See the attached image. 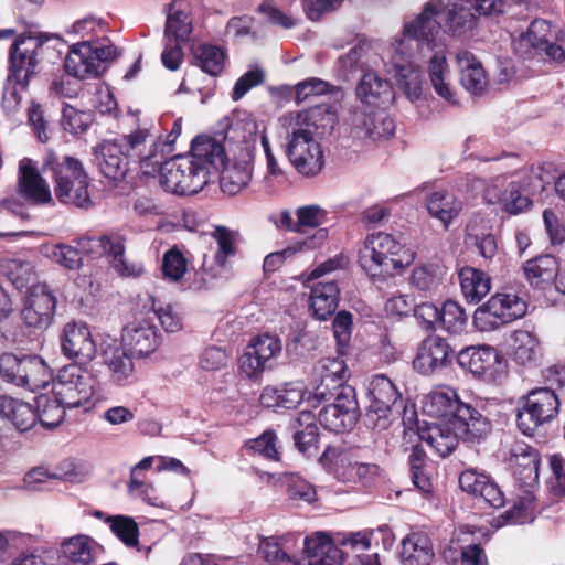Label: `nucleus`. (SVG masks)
<instances>
[{
  "mask_svg": "<svg viewBox=\"0 0 565 565\" xmlns=\"http://www.w3.org/2000/svg\"><path fill=\"white\" fill-rule=\"evenodd\" d=\"M339 287L335 281L317 282L311 287L310 301L313 316L326 320L338 307Z\"/></svg>",
  "mask_w": 565,
  "mask_h": 565,
  "instance_id": "79ce46f5",
  "label": "nucleus"
},
{
  "mask_svg": "<svg viewBox=\"0 0 565 565\" xmlns=\"http://www.w3.org/2000/svg\"><path fill=\"white\" fill-rule=\"evenodd\" d=\"M428 75L437 95L450 104H456L455 93L447 82L449 66L444 52H437L429 58Z\"/></svg>",
  "mask_w": 565,
  "mask_h": 565,
  "instance_id": "de8ad7c7",
  "label": "nucleus"
},
{
  "mask_svg": "<svg viewBox=\"0 0 565 565\" xmlns=\"http://www.w3.org/2000/svg\"><path fill=\"white\" fill-rule=\"evenodd\" d=\"M25 364L26 355L19 358L12 353H4L0 356V375L4 381L20 386Z\"/></svg>",
  "mask_w": 565,
  "mask_h": 565,
  "instance_id": "e2e57ef3",
  "label": "nucleus"
},
{
  "mask_svg": "<svg viewBox=\"0 0 565 565\" xmlns=\"http://www.w3.org/2000/svg\"><path fill=\"white\" fill-rule=\"evenodd\" d=\"M467 323V315L456 301L447 300L440 309L439 326L449 333H461Z\"/></svg>",
  "mask_w": 565,
  "mask_h": 565,
  "instance_id": "13d9d810",
  "label": "nucleus"
},
{
  "mask_svg": "<svg viewBox=\"0 0 565 565\" xmlns=\"http://www.w3.org/2000/svg\"><path fill=\"white\" fill-rule=\"evenodd\" d=\"M281 352V341L273 334L264 333L253 338L239 358V371L248 379H257L270 370L274 360Z\"/></svg>",
  "mask_w": 565,
  "mask_h": 565,
  "instance_id": "ddd939ff",
  "label": "nucleus"
},
{
  "mask_svg": "<svg viewBox=\"0 0 565 565\" xmlns=\"http://www.w3.org/2000/svg\"><path fill=\"white\" fill-rule=\"evenodd\" d=\"M462 87L472 95H481L488 84L481 62L469 51H459L456 55Z\"/></svg>",
  "mask_w": 565,
  "mask_h": 565,
  "instance_id": "473e14b6",
  "label": "nucleus"
},
{
  "mask_svg": "<svg viewBox=\"0 0 565 565\" xmlns=\"http://www.w3.org/2000/svg\"><path fill=\"white\" fill-rule=\"evenodd\" d=\"M333 402L319 412L320 425L333 433L353 428L358 420V402L353 387H343L332 397Z\"/></svg>",
  "mask_w": 565,
  "mask_h": 565,
  "instance_id": "f3484780",
  "label": "nucleus"
},
{
  "mask_svg": "<svg viewBox=\"0 0 565 565\" xmlns=\"http://www.w3.org/2000/svg\"><path fill=\"white\" fill-rule=\"evenodd\" d=\"M18 191L34 204L49 203L53 200L47 182L29 158H23L19 162Z\"/></svg>",
  "mask_w": 565,
  "mask_h": 565,
  "instance_id": "bb28decb",
  "label": "nucleus"
},
{
  "mask_svg": "<svg viewBox=\"0 0 565 565\" xmlns=\"http://www.w3.org/2000/svg\"><path fill=\"white\" fill-rule=\"evenodd\" d=\"M558 409L559 401L553 390L546 387L532 390L518 402V428L522 434L532 436L540 426L553 420Z\"/></svg>",
  "mask_w": 565,
  "mask_h": 565,
  "instance_id": "9b49d317",
  "label": "nucleus"
},
{
  "mask_svg": "<svg viewBox=\"0 0 565 565\" xmlns=\"http://www.w3.org/2000/svg\"><path fill=\"white\" fill-rule=\"evenodd\" d=\"M498 359L497 351L490 347H470L457 354L458 364L479 377L492 373Z\"/></svg>",
  "mask_w": 565,
  "mask_h": 565,
  "instance_id": "c9c22d12",
  "label": "nucleus"
},
{
  "mask_svg": "<svg viewBox=\"0 0 565 565\" xmlns=\"http://www.w3.org/2000/svg\"><path fill=\"white\" fill-rule=\"evenodd\" d=\"M443 7V0L425 2L419 13L404 19L402 34L390 46L407 52H419L424 47H431L444 26V23L441 24L438 20V17H441Z\"/></svg>",
  "mask_w": 565,
  "mask_h": 565,
  "instance_id": "6e6552de",
  "label": "nucleus"
},
{
  "mask_svg": "<svg viewBox=\"0 0 565 565\" xmlns=\"http://www.w3.org/2000/svg\"><path fill=\"white\" fill-rule=\"evenodd\" d=\"M353 138L370 141H384L395 132V121L385 108L355 109L350 117Z\"/></svg>",
  "mask_w": 565,
  "mask_h": 565,
  "instance_id": "a211bd4d",
  "label": "nucleus"
},
{
  "mask_svg": "<svg viewBox=\"0 0 565 565\" xmlns=\"http://www.w3.org/2000/svg\"><path fill=\"white\" fill-rule=\"evenodd\" d=\"M459 281L462 295L470 303L480 302L491 289V278L482 270L469 266L460 269Z\"/></svg>",
  "mask_w": 565,
  "mask_h": 565,
  "instance_id": "37998d69",
  "label": "nucleus"
},
{
  "mask_svg": "<svg viewBox=\"0 0 565 565\" xmlns=\"http://www.w3.org/2000/svg\"><path fill=\"white\" fill-rule=\"evenodd\" d=\"M0 416L10 420L20 431L31 429L36 422L35 412L29 403L7 395L0 396Z\"/></svg>",
  "mask_w": 565,
  "mask_h": 565,
  "instance_id": "a19ab883",
  "label": "nucleus"
},
{
  "mask_svg": "<svg viewBox=\"0 0 565 565\" xmlns=\"http://www.w3.org/2000/svg\"><path fill=\"white\" fill-rule=\"evenodd\" d=\"M297 539L292 534L264 537L259 542L258 553L270 565H300L291 551Z\"/></svg>",
  "mask_w": 565,
  "mask_h": 565,
  "instance_id": "f704fd0d",
  "label": "nucleus"
},
{
  "mask_svg": "<svg viewBox=\"0 0 565 565\" xmlns=\"http://www.w3.org/2000/svg\"><path fill=\"white\" fill-rule=\"evenodd\" d=\"M96 379L87 369L70 364L58 371L53 392L67 408L85 405L95 394Z\"/></svg>",
  "mask_w": 565,
  "mask_h": 565,
  "instance_id": "f8f14e48",
  "label": "nucleus"
},
{
  "mask_svg": "<svg viewBox=\"0 0 565 565\" xmlns=\"http://www.w3.org/2000/svg\"><path fill=\"white\" fill-rule=\"evenodd\" d=\"M35 408L36 419L41 425L46 428H54L64 419L67 406L53 392L52 395L44 393L36 396Z\"/></svg>",
  "mask_w": 565,
  "mask_h": 565,
  "instance_id": "09e8293b",
  "label": "nucleus"
},
{
  "mask_svg": "<svg viewBox=\"0 0 565 565\" xmlns=\"http://www.w3.org/2000/svg\"><path fill=\"white\" fill-rule=\"evenodd\" d=\"M44 166L52 172L55 183L54 193L57 200H70L67 186L73 182L79 185L77 190L79 193L74 198L84 199V184L89 178L78 159L71 156L58 158L50 153L44 160Z\"/></svg>",
  "mask_w": 565,
  "mask_h": 565,
  "instance_id": "dca6fc26",
  "label": "nucleus"
},
{
  "mask_svg": "<svg viewBox=\"0 0 565 565\" xmlns=\"http://www.w3.org/2000/svg\"><path fill=\"white\" fill-rule=\"evenodd\" d=\"M102 356L115 382L121 384L132 377L135 367L126 347L114 340L103 347Z\"/></svg>",
  "mask_w": 565,
  "mask_h": 565,
  "instance_id": "4c0bfd02",
  "label": "nucleus"
},
{
  "mask_svg": "<svg viewBox=\"0 0 565 565\" xmlns=\"http://www.w3.org/2000/svg\"><path fill=\"white\" fill-rule=\"evenodd\" d=\"M341 544L345 547L356 552L355 558L359 565H380L379 555L363 554L359 552L367 551L371 546V539L367 533H353L341 541Z\"/></svg>",
  "mask_w": 565,
  "mask_h": 565,
  "instance_id": "bf43d9fd",
  "label": "nucleus"
},
{
  "mask_svg": "<svg viewBox=\"0 0 565 565\" xmlns=\"http://www.w3.org/2000/svg\"><path fill=\"white\" fill-rule=\"evenodd\" d=\"M194 56L202 71L210 75H217L224 68L226 55L218 46L200 45L196 47Z\"/></svg>",
  "mask_w": 565,
  "mask_h": 565,
  "instance_id": "4d7b16f0",
  "label": "nucleus"
},
{
  "mask_svg": "<svg viewBox=\"0 0 565 565\" xmlns=\"http://www.w3.org/2000/svg\"><path fill=\"white\" fill-rule=\"evenodd\" d=\"M540 355V342L534 333L527 330H516L513 333V359L516 363L522 365L531 364Z\"/></svg>",
  "mask_w": 565,
  "mask_h": 565,
  "instance_id": "8fccbe9b",
  "label": "nucleus"
},
{
  "mask_svg": "<svg viewBox=\"0 0 565 565\" xmlns=\"http://www.w3.org/2000/svg\"><path fill=\"white\" fill-rule=\"evenodd\" d=\"M305 556L300 565H341L343 552L327 536L318 534L306 537Z\"/></svg>",
  "mask_w": 565,
  "mask_h": 565,
  "instance_id": "7c9ffc66",
  "label": "nucleus"
},
{
  "mask_svg": "<svg viewBox=\"0 0 565 565\" xmlns=\"http://www.w3.org/2000/svg\"><path fill=\"white\" fill-rule=\"evenodd\" d=\"M166 12L164 40L185 43L192 32L188 1L172 0L167 4Z\"/></svg>",
  "mask_w": 565,
  "mask_h": 565,
  "instance_id": "2f4dec72",
  "label": "nucleus"
},
{
  "mask_svg": "<svg viewBox=\"0 0 565 565\" xmlns=\"http://www.w3.org/2000/svg\"><path fill=\"white\" fill-rule=\"evenodd\" d=\"M47 38L21 35L10 49V74L6 81L2 95V106L9 111H15L20 105V90L25 89L30 78L39 72L44 56L50 47Z\"/></svg>",
  "mask_w": 565,
  "mask_h": 565,
  "instance_id": "39448f33",
  "label": "nucleus"
},
{
  "mask_svg": "<svg viewBox=\"0 0 565 565\" xmlns=\"http://www.w3.org/2000/svg\"><path fill=\"white\" fill-rule=\"evenodd\" d=\"M419 431L413 428L404 429L403 446L405 451H411L408 457V463L411 469V477L413 483L423 492L430 491V480L424 472L426 462V452L420 445Z\"/></svg>",
  "mask_w": 565,
  "mask_h": 565,
  "instance_id": "c756f323",
  "label": "nucleus"
},
{
  "mask_svg": "<svg viewBox=\"0 0 565 565\" xmlns=\"http://www.w3.org/2000/svg\"><path fill=\"white\" fill-rule=\"evenodd\" d=\"M459 486L462 491L482 500L492 508H500L504 503V497L498 484L490 477L478 472L476 469H466L459 476Z\"/></svg>",
  "mask_w": 565,
  "mask_h": 565,
  "instance_id": "cd10ccee",
  "label": "nucleus"
},
{
  "mask_svg": "<svg viewBox=\"0 0 565 565\" xmlns=\"http://www.w3.org/2000/svg\"><path fill=\"white\" fill-rule=\"evenodd\" d=\"M337 113L330 105H317L284 115L285 152L290 164L305 177H315L324 166L321 140L331 135Z\"/></svg>",
  "mask_w": 565,
  "mask_h": 565,
  "instance_id": "f257e3e1",
  "label": "nucleus"
},
{
  "mask_svg": "<svg viewBox=\"0 0 565 565\" xmlns=\"http://www.w3.org/2000/svg\"><path fill=\"white\" fill-rule=\"evenodd\" d=\"M186 271V260L183 254L173 247L167 250L162 258V274L170 281H179Z\"/></svg>",
  "mask_w": 565,
  "mask_h": 565,
  "instance_id": "0e129e2a",
  "label": "nucleus"
},
{
  "mask_svg": "<svg viewBox=\"0 0 565 565\" xmlns=\"http://www.w3.org/2000/svg\"><path fill=\"white\" fill-rule=\"evenodd\" d=\"M117 50L113 44L83 41L70 50L64 67L68 75L79 79L95 78L103 74L106 64L114 61Z\"/></svg>",
  "mask_w": 565,
  "mask_h": 565,
  "instance_id": "1a4fd4ad",
  "label": "nucleus"
},
{
  "mask_svg": "<svg viewBox=\"0 0 565 565\" xmlns=\"http://www.w3.org/2000/svg\"><path fill=\"white\" fill-rule=\"evenodd\" d=\"M454 356L450 345L440 337H428L419 345L413 361L414 369L424 375L447 366Z\"/></svg>",
  "mask_w": 565,
  "mask_h": 565,
  "instance_id": "b1692460",
  "label": "nucleus"
},
{
  "mask_svg": "<svg viewBox=\"0 0 565 565\" xmlns=\"http://www.w3.org/2000/svg\"><path fill=\"white\" fill-rule=\"evenodd\" d=\"M511 460L516 465L515 473L525 482H534L539 478L540 455L535 448L524 441H515L510 450Z\"/></svg>",
  "mask_w": 565,
  "mask_h": 565,
  "instance_id": "c03bdc74",
  "label": "nucleus"
},
{
  "mask_svg": "<svg viewBox=\"0 0 565 565\" xmlns=\"http://www.w3.org/2000/svg\"><path fill=\"white\" fill-rule=\"evenodd\" d=\"M126 239L117 235L114 242H110L108 253L106 254L110 268L122 278H139L145 273V266L140 260L130 259L126 256Z\"/></svg>",
  "mask_w": 565,
  "mask_h": 565,
  "instance_id": "58836bf2",
  "label": "nucleus"
},
{
  "mask_svg": "<svg viewBox=\"0 0 565 565\" xmlns=\"http://www.w3.org/2000/svg\"><path fill=\"white\" fill-rule=\"evenodd\" d=\"M257 12L263 14L268 23L285 30H290L298 23L297 19L281 11L271 0L262 2Z\"/></svg>",
  "mask_w": 565,
  "mask_h": 565,
  "instance_id": "338daca9",
  "label": "nucleus"
},
{
  "mask_svg": "<svg viewBox=\"0 0 565 565\" xmlns=\"http://www.w3.org/2000/svg\"><path fill=\"white\" fill-rule=\"evenodd\" d=\"M367 398L365 425L380 431L387 429L393 422V411L402 407L398 390L387 376L376 374L370 381Z\"/></svg>",
  "mask_w": 565,
  "mask_h": 565,
  "instance_id": "9d476101",
  "label": "nucleus"
},
{
  "mask_svg": "<svg viewBox=\"0 0 565 565\" xmlns=\"http://www.w3.org/2000/svg\"><path fill=\"white\" fill-rule=\"evenodd\" d=\"M319 383L315 387V397L321 401H330L347 385V366L343 360L326 358L319 361L316 367Z\"/></svg>",
  "mask_w": 565,
  "mask_h": 565,
  "instance_id": "393cba45",
  "label": "nucleus"
},
{
  "mask_svg": "<svg viewBox=\"0 0 565 565\" xmlns=\"http://www.w3.org/2000/svg\"><path fill=\"white\" fill-rule=\"evenodd\" d=\"M295 429L294 440L297 449L307 457H313L318 452V427L316 415L310 411H302L291 424Z\"/></svg>",
  "mask_w": 565,
  "mask_h": 565,
  "instance_id": "e433bc0d",
  "label": "nucleus"
},
{
  "mask_svg": "<svg viewBox=\"0 0 565 565\" xmlns=\"http://www.w3.org/2000/svg\"><path fill=\"white\" fill-rule=\"evenodd\" d=\"M49 256L54 263L68 270L79 269L83 265L81 250L68 244L58 243L53 245Z\"/></svg>",
  "mask_w": 565,
  "mask_h": 565,
  "instance_id": "052dcab7",
  "label": "nucleus"
},
{
  "mask_svg": "<svg viewBox=\"0 0 565 565\" xmlns=\"http://www.w3.org/2000/svg\"><path fill=\"white\" fill-rule=\"evenodd\" d=\"M321 214H271L270 221L279 230L307 233L320 224Z\"/></svg>",
  "mask_w": 565,
  "mask_h": 565,
  "instance_id": "864d4df0",
  "label": "nucleus"
},
{
  "mask_svg": "<svg viewBox=\"0 0 565 565\" xmlns=\"http://www.w3.org/2000/svg\"><path fill=\"white\" fill-rule=\"evenodd\" d=\"M24 369L20 386L35 391L44 388L52 381V372L49 365L38 355H26Z\"/></svg>",
  "mask_w": 565,
  "mask_h": 565,
  "instance_id": "3c124183",
  "label": "nucleus"
},
{
  "mask_svg": "<svg viewBox=\"0 0 565 565\" xmlns=\"http://www.w3.org/2000/svg\"><path fill=\"white\" fill-rule=\"evenodd\" d=\"M356 96L362 103L360 109L385 108L394 100L391 84L373 72L363 75L356 86Z\"/></svg>",
  "mask_w": 565,
  "mask_h": 565,
  "instance_id": "c85d7f7f",
  "label": "nucleus"
},
{
  "mask_svg": "<svg viewBox=\"0 0 565 565\" xmlns=\"http://www.w3.org/2000/svg\"><path fill=\"white\" fill-rule=\"evenodd\" d=\"M102 552V545L84 534L70 537L61 545L62 557L72 565H90Z\"/></svg>",
  "mask_w": 565,
  "mask_h": 565,
  "instance_id": "72a5a7b5",
  "label": "nucleus"
},
{
  "mask_svg": "<svg viewBox=\"0 0 565 565\" xmlns=\"http://www.w3.org/2000/svg\"><path fill=\"white\" fill-rule=\"evenodd\" d=\"M162 145L148 129H138L111 140H103L92 149L99 172L111 181L127 175L130 162H137L146 175L158 171L162 161Z\"/></svg>",
  "mask_w": 565,
  "mask_h": 565,
  "instance_id": "7ed1b4c3",
  "label": "nucleus"
},
{
  "mask_svg": "<svg viewBox=\"0 0 565 565\" xmlns=\"http://www.w3.org/2000/svg\"><path fill=\"white\" fill-rule=\"evenodd\" d=\"M0 267L2 274L17 289L35 287L36 273L30 260L21 257H4L0 260Z\"/></svg>",
  "mask_w": 565,
  "mask_h": 565,
  "instance_id": "a18cd8bd",
  "label": "nucleus"
},
{
  "mask_svg": "<svg viewBox=\"0 0 565 565\" xmlns=\"http://www.w3.org/2000/svg\"><path fill=\"white\" fill-rule=\"evenodd\" d=\"M445 275L443 267L436 264H424L413 269L411 284L420 291H435Z\"/></svg>",
  "mask_w": 565,
  "mask_h": 565,
  "instance_id": "5fc2aeb1",
  "label": "nucleus"
},
{
  "mask_svg": "<svg viewBox=\"0 0 565 565\" xmlns=\"http://www.w3.org/2000/svg\"><path fill=\"white\" fill-rule=\"evenodd\" d=\"M220 126L221 129L214 138L222 147L223 164L210 166V172H218L223 192L234 195L252 180L254 154L250 142L256 137L257 125L248 117L233 116L224 118Z\"/></svg>",
  "mask_w": 565,
  "mask_h": 565,
  "instance_id": "f03ea898",
  "label": "nucleus"
},
{
  "mask_svg": "<svg viewBox=\"0 0 565 565\" xmlns=\"http://www.w3.org/2000/svg\"><path fill=\"white\" fill-rule=\"evenodd\" d=\"M483 199L490 206L503 212H524L533 207V199L529 191L518 183H510L504 190L498 185H489Z\"/></svg>",
  "mask_w": 565,
  "mask_h": 565,
  "instance_id": "a878e982",
  "label": "nucleus"
},
{
  "mask_svg": "<svg viewBox=\"0 0 565 565\" xmlns=\"http://www.w3.org/2000/svg\"><path fill=\"white\" fill-rule=\"evenodd\" d=\"M121 340L130 353L137 358H147L154 353L161 343L156 316L146 313L137 316L122 329Z\"/></svg>",
  "mask_w": 565,
  "mask_h": 565,
  "instance_id": "2eb2a0df",
  "label": "nucleus"
},
{
  "mask_svg": "<svg viewBox=\"0 0 565 565\" xmlns=\"http://www.w3.org/2000/svg\"><path fill=\"white\" fill-rule=\"evenodd\" d=\"M61 350L67 359L76 361L78 365L93 361L97 345L89 327L77 321L66 323L61 334Z\"/></svg>",
  "mask_w": 565,
  "mask_h": 565,
  "instance_id": "aec40b11",
  "label": "nucleus"
},
{
  "mask_svg": "<svg viewBox=\"0 0 565 565\" xmlns=\"http://www.w3.org/2000/svg\"><path fill=\"white\" fill-rule=\"evenodd\" d=\"M427 212H460L462 205L457 201L454 194L448 191L440 190L433 192L426 198Z\"/></svg>",
  "mask_w": 565,
  "mask_h": 565,
  "instance_id": "774afa93",
  "label": "nucleus"
},
{
  "mask_svg": "<svg viewBox=\"0 0 565 565\" xmlns=\"http://www.w3.org/2000/svg\"><path fill=\"white\" fill-rule=\"evenodd\" d=\"M111 532L127 546L137 547L139 544V526L136 521L126 515L107 516L105 520Z\"/></svg>",
  "mask_w": 565,
  "mask_h": 565,
  "instance_id": "6e6d98bb",
  "label": "nucleus"
},
{
  "mask_svg": "<svg viewBox=\"0 0 565 565\" xmlns=\"http://www.w3.org/2000/svg\"><path fill=\"white\" fill-rule=\"evenodd\" d=\"M55 297L46 286H36L32 289L21 311V319L32 330L46 329L53 318Z\"/></svg>",
  "mask_w": 565,
  "mask_h": 565,
  "instance_id": "4be33fe9",
  "label": "nucleus"
},
{
  "mask_svg": "<svg viewBox=\"0 0 565 565\" xmlns=\"http://www.w3.org/2000/svg\"><path fill=\"white\" fill-rule=\"evenodd\" d=\"M443 6L444 32L448 35L461 38L478 26L480 18L473 0H443Z\"/></svg>",
  "mask_w": 565,
  "mask_h": 565,
  "instance_id": "412c9836",
  "label": "nucleus"
},
{
  "mask_svg": "<svg viewBox=\"0 0 565 565\" xmlns=\"http://www.w3.org/2000/svg\"><path fill=\"white\" fill-rule=\"evenodd\" d=\"M419 436L440 457L451 454L458 445L456 434L437 425L429 426L427 430L419 433Z\"/></svg>",
  "mask_w": 565,
  "mask_h": 565,
  "instance_id": "603ef678",
  "label": "nucleus"
},
{
  "mask_svg": "<svg viewBox=\"0 0 565 565\" xmlns=\"http://www.w3.org/2000/svg\"><path fill=\"white\" fill-rule=\"evenodd\" d=\"M413 260V254L392 235L377 232L369 235L359 249V264L370 276L393 275Z\"/></svg>",
  "mask_w": 565,
  "mask_h": 565,
  "instance_id": "0eeeda50",
  "label": "nucleus"
},
{
  "mask_svg": "<svg viewBox=\"0 0 565 565\" xmlns=\"http://www.w3.org/2000/svg\"><path fill=\"white\" fill-rule=\"evenodd\" d=\"M435 554L429 537L422 532H412L402 541L403 565H430Z\"/></svg>",
  "mask_w": 565,
  "mask_h": 565,
  "instance_id": "ea45409f",
  "label": "nucleus"
},
{
  "mask_svg": "<svg viewBox=\"0 0 565 565\" xmlns=\"http://www.w3.org/2000/svg\"><path fill=\"white\" fill-rule=\"evenodd\" d=\"M212 236L215 238L218 246L215 254V260L218 265L224 266L227 257L233 256L236 252L235 244L237 241V233L225 226H215Z\"/></svg>",
  "mask_w": 565,
  "mask_h": 565,
  "instance_id": "680f3d73",
  "label": "nucleus"
},
{
  "mask_svg": "<svg viewBox=\"0 0 565 565\" xmlns=\"http://www.w3.org/2000/svg\"><path fill=\"white\" fill-rule=\"evenodd\" d=\"M527 311L526 301L514 292L501 291L476 311V320L484 321L492 328L508 324L523 318Z\"/></svg>",
  "mask_w": 565,
  "mask_h": 565,
  "instance_id": "4468645a",
  "label": "nucleus"
},
{
  "mask_svg": "<svg viewBox=\"0 0 565 565\" xmlns=\"http://www.w3.org/2000/svg\"><path fill=\"white\" fill-rule=\"evenodd\" d=\"M426 412L437 418L456 419L465 440L480 441L491 431L489 419L469 404L460 402L452 390L433 392L425 404Z\"/></svg>",
  "mask_w": 565,
  "mask_h": 565,
  "instance_id": "423d86ee",
  "label": "nucleus"
},
{
  "mask_svg": "<svg viewBox=\"0 0 565 565\" xmlns=\"http://www.w3.org/2000/svg\"><path fill=\"white\" fill-rule=\"evenodd\" d=\"M523 270L532 286L544 288L554 282L558 271V262L552 255H542L527 260Z\"/></svg>",
  "mask_w": 565,
  "mask_h": 565,
  "instance_id": "49530a36",
  "label": "nucleus"
},
{
  "mask_svg": "<svg viewBox=\"0 0 565 565\" xmlns=\"http://www.w3.org/2000/svg\"><path fill=\"white\" fill-rule=\"evenodd\" d=\"M222 147L216 138L199 136L191 145L188 156L174 157L160 167V184L178 195L200 192L209 182L210 166H222Z\"/></svg>",
  "mask_w": 565,
  "mask_h": 565,
  "instance_id": "20e7f679",
  "label": "nucleus"
},
{
  "mask_svg": "<svg viewBox=\"0 0 565 565\" xmlns=\"http://www.w3.org/2000/svg\"><path fill=\"white\" fill-rule=\"evenodd\" d=\"M50 479H63L68 482H77V473L74 470L65 471L64 473H49L46 469L38 467L29 471L24 477V484L29 490H39L40 484Z\"/></svg>",
  "mask_w": 565,
  "mask_h": 565,
  "instance_id": "69168bd1",
  "label": "nucleus"
},
{
  "mask_svg": "<svg viewBox=\"0 0 565 565\" xmlns=\"http://www.w3.org/2000/svg\"><path fill=\"white\" fill-rule=\"evenodd\" d=\"M551 26L545 20H534L525 34L515 42V50L520 51L523 46H531L537 53L544 54L547 58L562 62L565 60V46L562 43L553 41Z\"/></svg>",
  "mask_w": 565,
  "mask_h": 565,
  "instance_id": "5701e85b",
  "label": "nucleus"
},
{
  "mask_svg": "<svg viewBox=\"0 0 565 565\" xmlns=\"http://www.w3.org/2000/svg\"><path fill=\"white\" fill-rule=\"evenodd\" d=\"M416 52L406 50L387 49L388 72L393 73L397 86L411 100H416L422 95V72L415 62Z\"/></svg>",
  "mask_w": 565,
  "mask_h": 565,
  "instance_id": "6ab92c4d",
  "label": "nucleus"
}]
</instances>
